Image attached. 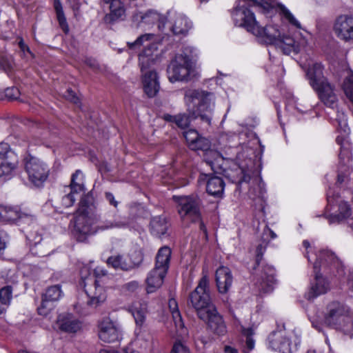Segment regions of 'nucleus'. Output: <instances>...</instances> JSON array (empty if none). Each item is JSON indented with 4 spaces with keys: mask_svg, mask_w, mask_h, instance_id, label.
<instances>
[{
    "mask_svg": "<svg viewBox=\"0 0 353 353\" xmlns=\"http://www.w3.org/2000/svg\"><path fill=\"white\" fill-rule=\"evenodd\" d=\"M102 5H107L110 12L104 17L105 23H112L122 19L125 14V9L121 0H101Z\"/></svg>",
    "mask_w": 353,
    "mask_h": 353,
    "instance_id": "nucleus-20",
    "label": "nucleus"
},
{
    "mask_svg": "<svg viewBox=\"0 0 353 353\" xmlns=\"http://www.w3.org/2000/svg\"><path fill=\"white\" fill-rule=\"evenodd\" d=\"M318 94L319 99L327 107L334 108L338 102L334 85L327 80L312 88Z\"/></svg>",
    "mask_w": 353,
    "mask_h": 353,
    "instance_id": "nucleus-15",
    "label": "nucleus"
},
{
    "mask_svg": "<svg viewBox=\"0 0 353 353\" xmlns=\"http://www.w3.org/2000/svg\"><path fill=\"white\" fill-rule=\"evenodd\" d=\"M225 353H237V350L230 346L226 345L224 347Z\"/></svg>",
    "mask_w": 353,
    "mask_h": 353,
    "instance_id": "nucleus-64",
    "label": "nucleus"
},
{
    "mask_svg": "<svg viewBox=\"0 0 353 353\" xmlns=\"http://www.w3.org/2000/svg\"><path fill=\"white\" fill-rule=\"evenodd\" d=\"M323 68L320 63H314L306 69V77L313 88L327 79L323 76Z\"/></svg>",
    "mask_w": 353,
    "mask_h": 353,
    "instance_id": "nucleus-24",
    "label": "nucleus"
},
{
    "mask_svg": "<svg viewBox=\"0 0 353 353\" xmlns=\"http://www.w3.org/2000/svg\"><path fill=\"white\" fill-rule=\"evenodd\" d=\"M12 288L8 285L0 290V301L1 304L9 305L12 296Z\"/></svg>",
    "mask_w": 353,
    "mask_h": 353,
    "instance_id": "nucleus-45",
    "label": "nucleus"
},
{
    "mask_svg": "<svg viewBox=\"0 0 353 353\" xmlns=\"http://www.w3.org/2000/svg\"><path fill=\"white\" fill-rule=\"evenodd\" d=\"M320 261L319 259L314 263V269L316 272L317 269L319 268L321 263L333 264L337 261V259L334 254L328 250H323L320 252L319 255Z\"/></svg>",
    "mask_w": 353,
    "mask_h": 353,
    "instance_id": "nucleus-40",
    "label": "nucleus"
},
{
    "mask_svg": "<svg viewBox=\"0 0 353 353\" xmlns=\"http://www.w3.org/2000/svg\"><path fill=\"white\" fill-rule=\"evenodd\" d=\"M130 49L139 48L143 46L142 52L139 54L141 70L148 68L159 59L161 54L159 46H161L158 37L152 34H145L139 37L133 43H128Z\"/></svg>",
    "mask_w": 353,
    "mask_h": 353,
    "instance_id": "nucleus-6",
    "label": "nucleus"
},
{
    "mask_svg": "<svg viewBox=\"0 0 353 353\" xmlns=\"http://www.w3.org/2000/svg\"><path fill=\"white\" fill-rule=\"evenodd\" d=\"M57 324L59 330L67 333H76L80 330L81 323L71 314H64L59 316Z\"/></svg>",
    "mask_w": 353,
    "mask_h": 353,
    "instance_id": "nucleus-22",
    "label": "nucleus"
},
{
    "mask_svg": "<svg viewBox=\"0 0 353 353\" xmlns=\"http://www.w3.org/2000/svg\"><path fill=\"white\" fill-rule=\"evenodd\" d=\"M178 213L184 223H195L201 219V202L197 196H174Z\"/></svg>",
    "mask_w": 353,
    "mask_h": 353,
    "instance_id": "nucleus-7",
    "label": "nucleus"
},
{
    "mask_svg": "<svg viewBox=\"0 0 353 353\" xmlns=\"http://www.w3.org/2000/svg\"><path fill=\"white\" fill-rule=\"evenodd\" d=\"M165 121L169 122H173L181 128H185L188 127L190 123V117L185 114H179L176 116H172L170 114H165L163 116Z\"/></svg>",
    "mask_w": 353,
    "mask_h": 353,
    "instance_id": "nucleus-41",
    "label": "nucleus"
},
{
    "mask_svg": "<svg viewBox=\"0 0 353 353\" xmlns=\"http://www.w3.org/2000/svg\"><path fill=\"white\" fill-rule=\"evenodd\" d=\"M166 23L174 34H185L192 28V23L186 16L172 10L167 12Z\"/></svg>",
    "mask_w": 353,
    "mask_h": 353,
    "instance_id": "nucleus-13",
    "label": "nucleus"
},
{
    "mask_svg": "<svg viewBox=\"0 0 353 353\" xmlns=\"http://www.w3.org/2000/svg\"><path fill=\"white\" fill-rule=\"evenodd\" d=\"M350 307L339 301L327 304L324 315L323 324L335 329H342L350 323Z\"/></svg>",
    "mask_w": 353,
    "mask_h": 353,
    "instance_id": "nucleus-8",
    "label": "nucleus"
},
{
    "mask_svg": "<svg viewBox=\"0 0 353 353\" xmlns=\"http://www.w3.org/2000/svg\"><path fill=\"white\" fill-rule=\"evenodd\" d=\"M343 90L346 97L353 103V73L345 79Z\"/></svg>",
    "mask_w": 353,
    "mask_h": 353,
    "instance_id": "nucleus-44",
    "label": "nucleus"
},
{
    "mask_svg": "<svg viewBox=\"0 0 353 353\" xmlns=\"http://www.w3.org/2000/svg\"><path fill=\"white\" fill-rule=\"evenodd\" d=\"M105 197L110 205H113L114 208H117L119 201L115 199L114 196L111 192H105Z\"/></svg>",
    "mask_w": 353,
    "mask_h": 353,
    "instance_id": "nucleus-57",
    "label": "nucleus"
},
{
    "mask_svg": "<svg viewBox=\"0 0 353 353\" xmlns=\"http://www.w3.org/2000/svg\"><path fill=\"white\" fill-rule=\"evenodd\" d=\"M127 259L126 256L123 255L112 256L108 259L107 263L114 269L128 271L129 268L125 265L128 264Z\"/></svg>",
    "mask_w": 353,
    "mask_h": 353,
    "instance_id": "nucleus-39",
    "label": "nucleus"
},
{
    "mask_svg": "<svg viewBox=\"0 0 353 353\" xmlns=\"http://www.w3.org/2000/svg\"><path fill=\"white\" fill-rule=\"evenodd\" d=\"M215 281L219 292L221 294L228 293L233 283V276L230 268L220 266L216 270Z\"/></svg>",
    "mask_w": 353,
    "mask_h": 353,
    "instance_id": "nucleus-19",
    "label": "nucleus"
},
{
    "mask_svg": "<svg viewBox=\"0 0 353 353\" xmlns=\"http://www.w3.org/2000/svg\"><path fill=\"white\" fill-rule=\"evenodd\" d=\"M348 181L347 176L344 174H339L336 180V185H341L343 183H347Z\"/></svg>",
    "mask_w": 353,
    "mask_h": 353,
    "instance_id": "nucleus-61",
    "label": "nucleus"
},
{
    "mask_svg": "<svg viewBox=\"0 0 353 353\" xmlns=\"http://www.w3.org/2000/svg\"><path fill=\"white\" fill-rule=\"evenodd\" d=\"M141 72L144 92L148 97H154L160 88L157 73L153 70H147V68H143Z\"/></svg>",
    "mask_w": 353,
    "mask_h": 353,
    "instance_id": "nucleus-16",
    "label": "nucleus"
},
{
    "mask_svg": "<svg viewBox=\"0 0 353 353\" xmlns=\"http://www.w3.org/2000/svg\"><path fill=\"white\" fill-rule=\"evenodd\" d=\"M98 336L105 343H113L120 337L119 329L110 317H104L98 322Z\"/></svg>",
    "mask_w": 353,
    "mask_h": 353,
    "instance_id": "nucleus-14",
    "label": "nucleus"
},
{
    "mask_svg": "<svg viewBox=\"0 0 353 353\" xmlns=\"http://www.w3.org/2000/svg\"><path fill=\"white\" fill-rule=\"evenodd\" d=\"M183 136L190 148L194 150L207 151L210 148V141L202 137L194 129H189L183 132Z\"/></svg>",
    "mask_w": 353,
    "mask_h": 353,
    "instance_id": "nucleus-18",
    "label": "nucleus"
},
{
    "mask_svg": "<svg viewBox=\"0 0 353 353\" xmlns=\"http://www.w3.org/2000/svg\"><path fill=\"white\" fill-rule=\"evenodd\" d=\"M74 193H72V191L68 194L63 196L61 199V206L63 208H69L72 206L74 201Z\"/></svg>",
    "mask_w": 353,
    "mask_h": 353,
    "instance_id": "nucleus-50",
    "label": "nucleus"
},
{
    "mask_svg": "<svg viewBox=\"0 0 353 353\" xmlns=\"http://www.w3.org/2000/svg\"><path fill=\"white\" fill-rule=\"evenodd\" d=\"M95 207L89 205L85 199L80 201L74 221L73 234L79 242H85L88 238L98 232L114 228H123L125 223L115 219H108L92 213Z\"/></svg>",
    "mask_w": 353,
    "mask_h": 353,
    "instance_id": "nucleus-3",
    "label": "nucleus"
},
{
    "mask_svg": "<svg viewBox=\"0 0 353 353\" xmlns=\"http://www.w3.org/2000/svg\"><path fill=\"white\" fill-rule=\"evenodd\" d=\"M169 309L172 313V319L176 327L183 328L184 323L181 313L179 310L178 303L174 299H170L168 301Z\"/></svg>",
    "mask_w": 353,
    "mask_h": 353,
    "instance_id": "nucleus-36",
    "label": "nucleus"
},
{
    "mask_svg": "<svg viewBox=\"0 0 353 353\" xmlns=\"http://www.w3.org/2000/svg\"><path fill=\"white\" fill-rule=\"evenodd\" d=\"M286 110L292 113H295L294 111L300 112L301 110L299 107H297V101L294 97L289 94L288 97L286 99Z\"/></svg>",
    "mask_w": 353,
    "mask_h": 353,
    "instance_id": "nucleus-48",
    "label": "nucleus"
},
{
    "mask_svg": "<svg viewBox=\"0 0 353 353\" xmlns=\"http://www.w3.org/2000/svg\"><path fill=\"white\" fill-rule=\"evenodd\" d=\"M10 152H14L8 143H0V154H7Z\"/></svg>",
    "mask_w": 353,
    "mask_h": 353,
    "instance_id": "nucleus-59",
    "label": "nucleus"
},
{
    "mask_svg": "<svg viewBox=\"0 0 353 353\" xmlns=\"http://www.w3.org/2000/svg\"><path fill=\"white\" fill-rule=\"evenodd\" d=\"M259 280L260 290L265 293L271 292L276 283L274 268L269 265L263 266Z\"/></svg>",
    "mask_w": 353,
    "mask_h": 353,
    "instance_id": "nucleus-23",
    "label": "nucleus"
},
{
    "mask_svg": "<svg viewBox=\"0 0 353 353\" xmlns=\"http://www.w3.org/2000/svg\"><path fill=\"white\" fill-rule=\"evenodd\" d=\"M170 256L171 250L170 248L164 246L160 248L156 256L154 268L164 270L165 272H167L169 268Z\"/></svg>",
    "mask_w": 353,
    "mask_h": 353,
    "instance_id": "nucleus-31",
    "label": "nucleus"
},
{
    "mask_svg": "<svg viewBox=\"0 0 353 353\" xmlns=\"http://www.w3.org/2000/svg\"><path fill=\"white\" fill-rule=\"evenodd\" d=\"M225 183L219 176H210L206 183L207 192L214 196H221L223 194Z\"/></svg>",
    "mask_w": 353,
    "mask_h": 353,
    "instance_id": "nucleus-28",
    "label": "nucleus"
},
{
    "mask_svg": "<svg viewBox=\"0 0 353 353\" xmlns=\"http://www.w3.org/2000/svg\"><path fill=\"white\" fill-rule=\"evenodd\" d=\"M167 272L164 270L154 268L148 274L146 279L148 293H152L159 288L163 283Z\"/></svg>",
    "mask_w": 353,
    "mask_h": 353,
    "instance_id": "nucleus-25",
    "label": "nucleus"
},
{
    "mask_svg": "<svg viewBox=\"0 0 353 353\" xmlns=\"http://www.w3.org/2000/svg\"><path fill=\"white\" fill-rule=\"evenodd\" d=\"M169 228L167 219L164 216L153 217L150 221L151 232L157 236H161L166 234Z\"/></svg>",
    "mask_w": 353,
    "mask_h": 353,
    "instance_id": "nucleus-29",
    "label": "nucleus"
},
{
    "mask_svg": "<svg viewBox=\"0 0 353 353\" xmlns=\"http://www.w3.org/2000/svg\"><path fill=\"white\" fill-rule=\"evenodd\" d=\"M63 97L75 104H77L79 101L78 97L70 89H68L65 91V92L63 94Z\"/></svg>",
    "mask_w": 353,
    "mask_h": 353,
    "instance_id": "nucleus-55",
    "label": "nucleus"
},
{
    "mask_svg": "<svg viewBox=\"0 0 353 353\" xmlns=\"http://www.w3.org/2000/svg\"><path fill=\"white\" fill-rule=\"evenodd\" d=\"M211 159H207L206 162L209 164L212 170L215 172H221L223 164H224L223 156H210Z\"/></svg>",
    "mask_w": 353,
    "mask_h": 353,
    "instance_id": "nucleus-43",
    "label": "nucleus"
},
{
    "mask_svg": "<svg viewBox=\"0 0 353 353\" xmlns=\"http://www.w3.org/2000/svg\"><path fill=\"white\" fill-rule=\"evenodd\" d=\"M6 156H0V177L9 176L15 168V164L10 162Z\"/></svg>",
    "mask_w": 353,
    "mask_h": 353,
    "instance_id": "nucleus-42",
    "label": "nucleus"
},
{
    "mask_svg": "<svg viewBox=\"0 0 353 353\" xmlns=\"http://www.w3.org/2000/svg\"><path fill=\"white\" fill-rule=\"evenodd\" d=\"M242 152L250 154H262L264 152V145H263L256 137H253L248 143V145L241 144Z\"/></svg>",
    "mask_w": 353,
    "mask_h": 353,
    "instance_id": "nucleus-33",
    "label": "nucleus"
},
{
    "mask_svg": "<svg viewBox=\"0 0 353 353\" xmlns=\"http://www.w3.org/2000/svg\"><path fill=\"white\" fill-rule=\"evenodd\" d=\"M333 31L341 40H353V17L349 14L339 16L334 21Z\"/></svg>",
    "mask_w": 353,
    "mask_h": 353,
    "instance_id": "nucleus-12",
    "label": "nucleus"
},
{
    "mask_svg": "<svg viewBox=\"0 0 353 353\" xmlns=\"http://www.w3.org/2000/svg\"><path fill=\"white\" fill-rule=\"evenodd\" d=\"M327 199L329 205H339V212L342 218H346L351 215L350 208L349 204L341 199V197L338 193L329 190L327 194Z\"/></svg>",
    "mask_w": 353,
    "mask_h": 353,
    "instance_id": "nucleus-26",
    "label": "nucleus"
},
{
    "mask_svg": "<svg viewBox=\"0 0 353 353\" xmlns=\"http://www.w3.org/2000/svg\"><path fill=\"white\" fill-rule=\"evenodd\" d=\"M268 342L270 347L275 351L283 352L289 346L288 340L283 338L282 334L278 332H273L269 335Z\"/></svg>",
    "mask_w": 353,
    "mask_h": 353,
    "instance_id": "nucleus-30",
    "label": "nucleus"
},
{
    "mask_svg": "<svg viewBox=\"0 0 353 353\" xmlns=\"http://www.w3.org/2000/svg\"><path fill=\"white\" fill-rule=\"evenodd\" d=\"M139 288V283L133 281L124 285V288L129 292H135Z\"/></svg>",
    "mask_w": 353,
    "mask_h": 353,
    "instance_id": "nucleus-58",
    "label": "nucleus"
},
{
    "mask_svg": "<svg viewBox=\"0 0 353 353\" xmlns=\"http://www.w3.org/2000/svg\"><path fill=\"white\" fill-rule=\"evenodd\" d=\"M198 55V50L190 46H183L177 52L168 68L170 81H188L193 72V59Z\"/></svg>",
    "mask_w": 353,
    "mask_h": 353,
    "instance_id": "nucleus-5",
    "label": "nucleus"
},
{
    "mask_svg": "<svg viewBox=\"0 0 353 353\" xmlns=\"http://www.w3.org/2000/svg\"><path fill=\"white\" fill-rule=\"evenodd\" d=\"M70 186V191L76 194L84 190L83 174L81 170H77L72 174Z\"/></svg>",
    "mask_w": 353,
    "mask_h": 353,
    "instance_id": "nucleus-35",
    "label": "nucleus"
},
{
    "mask_svg": "<svg viewBox=\"0 0 353 353\" xmlns=\"http://www.w3.org/2000/svg\"><path fill=\"white\" fill-rule=\"evenodd\" d=\"M248 170L241 166L239 163L230 158H224V164L222 165L221 172L232 183L241 184L243 182H248L250 180V175L248 173Z\"/></svg>",
    "mask_w": 353,
    "mask_h": 353,
    "instance_id": "nucleus-10",
    "label": "nucleus"
},
{
    "mask_svg": "<svg viewBox=\"0 0 353 353\" xmlns=\"http://www.w3.org/2000/svg\"><path fill=\"white\" fill-rule=\"evenodd\" d=\"M130 311L133 315L136 323L137 325H141L143 323L145 318V314L147 311L146 303L144 302L141 303L139 301L134 302L131 305Z\"/></svg>",
    "mask_w": 353,
    "mask_h": 353,
    "instance_id": "nucleus-32",
    "label": "nucleus"
},
{
    "mask_svg": "<svg viewBox=\"0 0 353 353\" xmlns=\"http://www.w3.org/2000/svg\"><path fill=\"white\" fill-rule=\"evenodd\" d=\"M24 164L30 181L36 186L41 185L48 176V166L36 156H27Z\"/></svg>",
    "mask_w": 353,
    "mask_h": 353,
    "instance_id": "nucleus-9",
    "label": "nucleus"
},
{
    "mask_svg": "<svg viewBox=\"0 0 353 353\" xmlns=\"http://www.w3.org/2000/svg\"><path fill=\"white\" fill-rule=\"evenodd\" d=\"M214 96L212 93L195 89H188L185 92L184 101L187 110L193 118L211 123V114L214 107Z\"/></svg>",
    "mask_w": 353,
    "mask_h": 353,
    "instance_id": "nucleus-4",
    "label": "nucleus"
},
{
    "mask_svg": "<svg viewBox=\"0 0 353 353\" xmlns=\"http://www.w3.org/2000/svg\"><path fill=\"white\" fill-rule=\"evenodd\" d=\"M171 353H190L189 348L181 341H176L172 347Z\"/></svg>",
    "mask_w": 353,
    "mask_h": 353,
    "instance_id": "nucleus-51",
    "label": "nucleus"
},
{
    "mask_svg": "<svg viewBox=\"0 0 353 353\" xmlns=\"http://www.w3.org/2000/svg\"><path fill=\"white\" fill-rule=\"evenodd\" d=\"M239 136L233 132L224 133L221 135V141L228 143L230 147H235V144L232 143L234 141H239Z\"/></svg>",
    "mask_w": 353,
    "mask_h": 353,
    "instance_id": "nucleus-49",
    "label": "nucleus"
},
{
    "mask_svg": "<svg viewBox=\"0 0 353 353\" xmlns=\"http://www.w3.org/2000/svg\"><path fill=\"white\" fill-rule=\"evenodd\" d=\"M166 19L167 15H163L154 10L137 12L133 16V21L137 23L139 26L150 28L157 24L159 30L165 27Z\"/></svg>",
    "mask_w": 353,
    "mask_h": 353,
    "instance_id": "nucleus-11",
    "label": "nucleus"
},
{
    "mask_svg": "<svg viewBox=\"0 0 353 353\" xmlns=\"http://www.w3.org/2000/svg\"><path fill=\"white\" fill-rule=\"evenodd\" d=\"M242 334L246 336V338L252 337L254 334V330L251 327L248 328H242Z\"/></svg>",
    "mask_w": 353,
    "mask_h": 353,
    "instance_id": "nucleus-63",
    "label": "nucleus"
},
{
    "mask_svg": "<svg viewBox=\"0 0 353 353\" xmlns=\"http://www.w3.org/2000/svg\"><path fill=\"white\" fill-rule=\"evenodd\" d=\"M63 296V292L61 290V285L59 284L48 287L42 295L43 299L52 303L58 301Z\"/></svg>",
    "mask_w": 353,
    "mask_h": 353,
    "instance_id": "nucleus-34",
    "label": "nucleus"
},
{
    "mask_svg": "<svg viewBox=\"0 0 353 353\" xmlns=\"http://www.w3.org/2000/svg\"><path fill=\"white\" fill-rule=\"evenodd\" d=\"M52 308V302L46 300V299H43V296H42L41 303L37 309L39 314L46 316L50 314Z\"/></svg>",
    "mask_w": 353,
    "mask_h": 353,
    "instance_id": "nucleus-47",
    "label": "nucleus"
},
{
    "mask_svg": "<svg viewBox=\"0 0 353 353\" xmlns=\"http://www.w3.org/2000/svg\"><path fill=\"white\" fill-rule=\"evenodd\" d=\"M328 289L329 283L327 281L316 274L315 283L312 285L310 291L305 294V298L307 300H312L321 294L326 293Z\"/></svg>",
    "mask_w": 353,
    "mask_h": 353,
    "instance_id": "nucleus-27",
    "label": "nucleus"
},
{
    "mask_svg": "<svg viewBox=\"0 0 353 353\" xmlns=\"http://www.w3.org/2000/svg\"><path fill=\"white\" fill-rule=\"evenodd\" d=\"M6 96L11 100H15L19 98V90L15 87L7 88L6 90Z\"/></svg>",
    "mask_w": 353,
    "mask_h": 353,
    "instance_id": "nucleus-52",
    "label": "nucleus"
},
{
    "mask_svg": "<svg viewBox=\"0 0 353 353\" xmlns=\"http://www.w3.org/2000/svg\"><path fill=\"white\" fill-rule=\"evenodd\" d=\"M265 250V246L260 244L256 250V264L258 265L262 259L263 254Z\"/></svg>",
    "mask_w": 353,
    "mask_h": 353,
    "instance_id": "nucleus-56",
    "label": "nucleus"
},
{
    "mask_svg": "<svg viewBox=\"0 0 353 353\" xmlns=\"http://www.w3.org/2000/svg\"><path fill=\"white\" fill-rule=\"evenodd\" d=\"M74 310L81 315H87L88 312L85 306H82L79 303L74 305Z\"/></svg>",
    "mask_w": 353,
    "mask_h": 353,
    "instance_id": "nucleus-60",
    "label": "nucleus"
},
{
    "mask_svg": "<svg viewBox=\"0 0 353 353\" xmlns=\"http://www.w3.org/2000/svg\"><path fill=\"white\" fill-rule=\"evenodd\" d=\"M85 292L88 297L87 306L97 307L106 299V294L103 287L99 285L97 281H94V284L90 288H86L84 285Z\"/></svg>",
    "mask_w": 353,
    "mask_h": 353,
    "instance_id": "nucleus-21",
    "label": "nucleus"
},
{
    "mask_svg": "<svg viewBox=\"0 0 353 353\" xmlns=\"http://www.w3.org/2000/svg\"><path fill=\"white\" fill-rule=\"evenodd\" d=\"M188 305L194 309L198 317L206 322L214 333L219 335L225 333L223 320L211 302L210 281L206 274H203L196 288L190 294Z\"/></svg>",
    "mask_w": 353,
    "mask_h": 353,
    "instance_id": "nucleus-2",
    "label": "nucleus"
},
{
    "mask_svg": "<svg viewBox=\"0 0 353 353\" xmlns=\"http://www.w3.org/2000/svg\"><path fill=\"white\" fill-rule=\"evenodd\" d=\"M245 344L249 351L253 350L254 347V341L252 337L246 338Z\"/></svg>",
    "mask_w": 353,
    "mask_h": 353,
    "instance_id": "nucleus-62",
    "label": "nucleus"
},
{
    "mask_svg": "<svg viewBox=\"0 0 353 353\" xmlns=\"http://www.w3.org/2000/svg\"><path fill=\"white\" fill-rule=\"evenodd\" d=\"M129 270L138 267L143 260V254L141 250H135L131 252L128 255L125 256Z\"/></svg>",
    "mask_w": 353,
    "mask_h": 353,
    "instance_id": "nucleus-37",
    "label": "nucleus"
},
{
    "mask_svg": "<svg viewBox=\"0 0 353 353\" xmlns=\"http://www.w3.org/2000/svg\"><path fill=\"white\" fill-rule=\"evenodd\" d=\"M336 121L338 123V129L341 130L345 136L347 135L350 129L347 126L346 115L342 112H338Z\"/></svg>",
    "mask_w": 353,
    "mask_h": 353,
    "instance_id": "nucleus-46",
    "label": "nucleus"
},
{
    "mask_svg": "<svg viewBox=\"0 0 353 353\" xmlns=\"http://www.w3.org/2000/svg\"><path fill=\"white\" fill-rule=\"evenodd\" d=\"M54 8L55 10L60 27L65 33H67L69 30V28L60 0H54Z\"/></svg>",
    "mask_w": 353,
    "mask_h": 353,
    "instance_id": "nucleus-38",
    "label": "nucleus"
},
{
    "mask_svg": "<svg viewBox=\"0 0 353 353\" xmlns=\"http://www.w3.org/2000/svg\"><path fill=\"white\" fill-rule=\"evenodd\" d=\"M19 46L22 52L24 57H27V54H30L31 57H34L33 53L31 52L30 48L24 43L23 39L20 38L19 41Z\"/></svg>",
    "mask_w": 353,
    "mask_h": 353,
    "instance_id": "nucleus-53",
    "label": "nucleus"
},
{
    "mask_svg": "<svg viewBox=\"0 0 353 353\" xmlns=\"http://www.w3.org/2000/svg\"><path fill=\"white\" fill-rule=\"evenodd\" d=\"M8 234L4 232H0V254H3L8 243Z\"/></svg>",
    "mask_w": 353,
    "mask_h": 353,
    "instance_id": "nucleus-54",
    "label": "nucleus"
},
{
    "mask_svg": "<svg viewBox=\"0 0 353 353\" xmlns=\"http://www.w3.org/2000/svg\"><path fill=\"white\" fill-rule=\"evenodd\" d=\"M0 216L3 221L8 222L17 221L28 222L34 220V216L21 212L17 207L8 205H0Z\"/></svg>",
    "mask_w": 353,
    "mask_h": 353,
    "instance_id": "nucleus-17",
    "label": "nucleus"
},
{
    "mask_svg": "<svg viewBox=\"0 0 353 353\" xmlns=\"http://www.w3.org/2000/svg\"><path fill=\"white\" fill-rule=\"evenodd\" d=\"M234 24L244 28L257 41L283 54H298L308 46L307 31L277 0H240L231 12Z\"/></svg>",
    "mask_w": 353,
    "mask_h": 353,
    "instance_id": "nucleus-1",
    "label": "nucleus"
}]
</instances>
